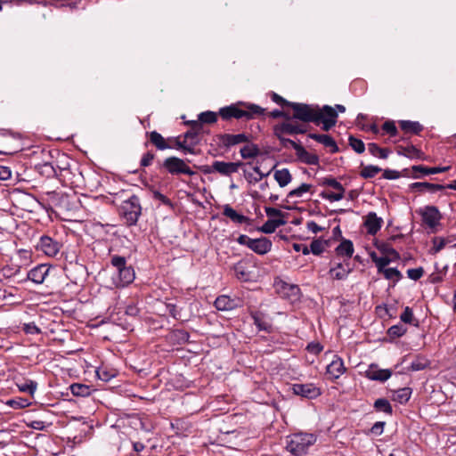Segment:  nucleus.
<instances>
[{
	"mask_svg": "<svg viewBox=\"0 0 456 456\" xmlns=\"http://www.w3.org/2000/svg\"><path fill=\"white\" fill-rule=\"evenodd\" d=\"M428 366V361L423 357L416 358L411 364L410 369L413 371L424 370Z\"/></svg>",
	"mask_w": 456,
	"mask_h": 456,
	"instance_id": "50",
	"label": "nucleus"
},
{
	"mask_svg": "<svg viewBox=\"0 0 456 456\" xmlns=\"http://www.w3.org/2000/svg\"><path fill=\"white\" fill-rule=\"evenodd\" d=\"M380 171H381V169L379 167L370 165V166L364 167L362 169L360 175L363 178H372L376 175H378Z\"/></svg>",
	"mask_w": 456,
	"mask_h": 456,
	"instance_id": "47",
	"label": "nucleus"
},
{
	"mask_svg": "<svg viewBox=\"0 0 456 456\" xmlns=\"http://www.w3.org/2000/svg\"><path fill=\"white\" fill-rule=\"evenodd\" d=\"M322 185L332 187L335 191H344V186L335 178L326 177L322 182Z\"/></svg>",
	"mask_w": 456,
	"mask_h": 456,
	"instance_id": "52",
	"label": "nucleus"
},
{
	"mask_svg": "<svg viewBox=\"0 0 456 456\" xmlns=\"http://www.w3.org/2000/svg\"><path fill=\"white\" fill-rule=\"evenodd\" d=\"M37 248L49 256H54L60 251L61 244L51 237L42 236L37 244Z\"/></svg>",
	"mask_w": 456,
	"mask_h": 456,
	"instance_id": "12",
	"label": "nucleus"
},
{
	"mask_svg": "<svg viewBox=\"0 0 456 456\" xmlns=\"http://www.w3.org/2000/svg\"><path fill=\"white\" fill-rule=\"evenodd\" d=\"M16 386L20 392L28 393L33 395L37 388V382L31 379H23L16 381Z\"/></svg>",
	"mask_w": 456,
	"mask_h": 456,
	"instance_id": "32",
	"label": "nucleus"
},
{
	"mask_svg": "<svg viewBox=\"0 0 456 456\" xmlns=\"http://www.w3.org/2000/svg\"><path fill=\"white\" fill-rule=\"evenodd\" d=\"M348 141H349V145L353 148V150L355 152H357L359 154L364 152L365 145L362 140L357 139L351 135V136H349Z\"/></svg>",
	"mask_w": 456,
	"mask_h": 456,
	"instance_id": "48",
	"label": "nucleus"
},
{
	"mask_svg": "<svg viewBox=\"0 0 456 456\" xmlns=\"http://www.w3.org/2000/svg\"><path fill=\"white\" fill-rule=\"evenodd\" d=\"M423 273L424 270L421 267L409 269L407 271L408 277L413 281H418L419 279H420L423 276Z\"/></svg>",
	"mask_w": 456,
	"mask_h": 456,
	"instance_id": "56",
	"label": "nucleus"
},
{
	"mask_svg": "<svg viewBox=\"0 0 456 456\" xmlns=\"http://www.w3.org/2000/svg\"><path fill=\"white\" fill-rule=\"evenodd\" d=\"M411 395L410 387H403L393 392V400L403 404L406 403Z\"/></svg>",
	"mask_w": 456,
	"mask_h": 456,
	"instance_id": "33",
	"label": "nucleus"
},
{
	"mask_svg": "<svg viewBox=\"0 0 456 456\" xmlns=\"http://www.w3.org/2000/svg\"><path fill=\"white\" fill-rule=\"evenodd\" d=\"M150 139H151V142L159 149V150H165L167 148H168V145L167 144L165 139L163 138V136L156 132V131H152L151 134H150Z\"/></svg>",
	"mask_w": 456,
	"mask_h": 456,
	"instance_id": "39",
	"label": "nucleus"
},
{
	"mask_svg": "<svg viewBox=\"0 0 456 456\" xmlns=\"http://www.w3.org/2000/svg\"><path fill=\"white\" fill-rule=\"evenodd\" d=\"M248 115L245 118H252L254 116L261 115L264 113V110L257 105H249L247 110H245Z\"/></svg>",
	"mask_w": 456,
	"mask_h": 456,
	"instance_id": "54",
	"label": "nucleus"
},
{
	"mask_svg": "<svg viewBox=\"0 0 456 456\" xmlns=\"http://www.w3.org/2000/svg\"><path fill=\"white\" fill-rule=\"evenodd\" d=\"M432 251L434 254H436L445 247L447 240L442 237H435L432 240Z\"/></svg>",
	"mask_w": 456,
	"mask_h": 456,
	"instance_id": "51",
	"label": "nucleus"
},
{
	"mask_svg": "<svg viewBox=\"0 0 456 456\" xmlns=\"http://www.w3.org/2000/svg\"><path fill=\"white\" fill-rule=\"evenodd\" d=\"M382 129L391 136H395L397 134V128L394 121H386L382 126Z\"/></svg>",
	"mask_w": 456,
	"mask_h": 456,
	"instance_id": "55",
	"label": "nucleus"
},
{
	"mask_svg": "<svg viewBox=\"0 0 456 456\" xmlns=\"http://www.w3.org/2000/svg\"><path fill=\"white\" fill-rule=\"evenodd\" d=\"M309 137L323 144L324 146L330 148L331 152H337L338 151V147L335 141L328 134H309Z\"/></svg>",
	"mask_w": 456,
	"mask_h": 456,
	"instance_id": "26",
	"label": "nucleus"
},
{
	"mask_svg": "<svg viewBox=\"0 0 456 456\" xmlns=\"http://www.w3.org/2000/svg\"><path fill=\"white\" fill-rule=\"evenodd\" d=\"M320 118L318 123L322 124V129L329 131L337 123L338 113L335 109L330 106L325 105L322 110H319Z\"/></svg>",
	"mask_w": 456,
	"mask_h": 456,
	"instance_id": "7",
	"label": "nucleus"
},
{
	"mask_svg": "<svg viewBox=\"0 0 456 456\" xmlns=\"http://www.w3.org/2000/svg\"><path fill=\"white\" fill-rule=\"evenodd\" d=\"M311 188H312L311 184L302 183L300 186L290 191L288 193V195H287L288 201L292 199L302 198L305 193L310 191Z\"/></svg>",
	"mask_w": 456,
	"mask_h": 456,
	"instance_id": "37",
	"label": "nucleus"
},
{
	"mask_svg": "<svg viewBox=\"0 0 456 456\" xmlns=\"http://www.w3.org/2000/svg\"><path fill=\"white\" fill-rule=\"evenodd\" d=\"M306 132V126L302 124H298L294 121H287L282 123L281 126L275 128V134L277 136L282 134H304Z\"/></svg>",
	"mask_w": 456,
	"mask_h": 456,
	"instance_id": "11",
	"label": "nucleus"
},
{
	"mask_svg": "<svg viewBox=\"0 0 456 456\" xmlns=\"http://www.w3.org/2000/svg\"><path fill=\"white\" fill-rule=\"evenodd\" d=\"M272 246V241L269 239L261 237L258 239H252L248 248L258 255H265L271 251Z\"/></svg>",
	"mask_w": 456,
	"mask_h": 456,
	"instance_id": "17",
	"label": "nucleus"
},
{
	"mask_svg": "<svg viewBox=\"0 0 456 456\" xmlns=\"http://www.w3.org/2000/svg\"><path fill=\"white\" fill-rule=\"evenodd\" d=\"M451 168L450 166L447 167H427L424 166H413L412 170L414 172H420L423 175H434V174H439L448 171Z\"/></svg>",
	"mask_w": 456,
	"mask_h": 456,
	"instance_id": "34",
	"label": "nucleus"
},
{
	"mask_svg": "<svg viewBox=\"0 0 456 456\" xmlns=\"http://www.w3.org/2000/svg\"><path fill=\"white\" fill-rule=\"evenodd\" d=\"M374 408L379 411H383L388 414L392 413L391 404L385 398L377 399L374 403Z\"/></svg>",
	"mask_w": 456,
	"mask_h": 456,
	"instance_id": "43",
	"label": "nucleus"
},
{
	"mask_svg": "<svg viewBox=\"0 0 456 456\" xmlns=\"http://www.w3.org/2000/svg\"><path fill=\"white\" fill-rule=\"evenodd\" d=\"M400 319L404 323L412 324L414 320L412 310L409 306H406L400 315Z\"/></svg>",
	"mask_w": 456,
	"mask_h": 456,
	"instance_id": "53",
	"label": "nucleus"
},
{
	"mask_svg": "<svg viewBox=\"0 0 456 456\" xmlns=\"http://www.w3.org/2000/svg\"><path fill=\"white\" fill-rule=\"evenodd\" d=\"M376 247L385 256H389V257H392V259H395V260H399L400 259L399 253L395 248L390 247L388 244H387V243H379V244L376 243Z\"/></svg>",
	"mask_w": 456,
	"mask_h": 456,
	"instance_id": "38",
	"label": "nucleus"
},
{
	"mask_svg": "<svg viewBox=\"0 0 456 456\" xmlns=\"http://www.w3.org/2000/svg\"><path fill=\"white\" fill-rule=\"evenodd\" d=\"M236 301L226 295L218 297L215 301V306L219 311H229L235 308Z\"/></svg>",
	"mask_w": 456,
	"mask_h": 456,
	"instance_id": "25",
	"label": "nucleus"
},
{
	"mask_svg": "<svg viewBox=\"0 0 456 456\" xmlns=\"http://www.w3.org/2000/svg\"><path fill=\"white\" fill-rule=\"evenodd\" d=\"M244 177L248 183L255 184L262 180V175H255L253 172L244 171Z\"/></svg>",
	"mask_w": 456,
	"mask_h": 456,
	"instance_id": "57",
	"label": "nucleus"
},
{
	"mask_svg": "<svg viewBox=\"0 0 456 456\" xmlns=\"http://www.w3.org/2000/svg\"><path fill=\"white\" fill-rule=\"evenodd\" d=\"M329 242L327 240H323L321 239L314 240L312 241L310 248L307 246H304L302 249V253L304 255H308L312 252L314 255H321L325 249L328 248Z\"/></svg>",
	"mask_w": 456,
	"mask_h": 456,
	"instance_id": "21",
	"label": "nucleus"
},
{
	"mask_svg": "<svg viewBox=\"0 0 456 456\" xmlns=\"http://www.w3.org/2000/svg\"><path fill=\"white\" fill-rule=\"evenodd\" d=\"M115 272L112 274V284L117 288L126 287L132 283L135 273L132 266L126 265V259L124 256H113L110 260Z\"/></svg>",
	"mask_w": 456,
	"mask_h": 456,
	"instance_id": "1",
	"label": "nucleus"
},
{
	"mask_svg": "<svg viewBox=\"0 0 456 456\" xmlns=\"http://www.w3.org/2000/svg\"><path fill=\"white\" fill-rule=\"evenodd\" d=\"M345 190L344 191H322L321 193V197L324 200H327L330 202L339 201L344 199Z\"/></svg>",
	"mask_w": 456,
	"mask_h": 456,
	"instance_id": "40",
	"label": "nucleus"
},
{
	"mask_svg": "<svg viewBox=\"0 0 456 456\" xmlns=\"http://www.w3.org/2000/svg\"><path fill=\"white\" fill-rule=\"evenodd\" d=\"M383 223V219L378 216L375 212H369L364 216L363 225L368 234L375 235L381 229Z\"/></svg>",
	"mask_w": 456,
	"mask_h": 456,
	"instance_id": "13",
	"label": "nucleus"
},
{
	"mask_svg": "<svg viewBox=\"0 0 456 456\" xmlns=\"http://www.w3.org/2000/svg\"><path fill=\"white\" fill-rule=\"evenodd\" d=\"M278 292L284 297L297 299L299 297L300 289L297 285L279 281L276 283Z\"/></svg>",
	"mask_w": 456,
	"mask_h": 456,
	"instance_id": "19",
	"label": "nucleus"
},
{
	"mask_svg": "<svg viewBox=\"0 0 456 456\" xmlns=\"http://www.w3.org/2000/svg\"><path fill=\"white\" fill-rule=\"evenodd\" d=\"M410 189L419 192L428 191L434 193L445 189V186L428 182H416L410 184Z\"/></svg>",
	"mask_w": 456,
	"mask_h": 456,
	"instance_id": "20",
	"label": "nucleus"
},
{
	"mask_svg": "<svg viewBox=\"0 0 456 456\" xmlns=\"http://www.w3.org/2000/svg\"><path fill=\"white\" fill-rule=\"evenodd\" d=\"M12 172L9 167L0 166V180H8L11 178Z\"/></svg>",
	"mask_w": 456,
	"mask_h": 456,
	"instance_id": "62",
	"label": "nucleus"
},
{
	"mask_svg": "<svg viewBox=\"0 0 456 456\" xmlns=\"http://www.w3.org/2000/svg\"><path fill=\"white\" fill-rule=\"evenodd\" d=\"M326 370L327 374L331 379H337L345 373L346 369L344 365V361L342 358L338 355H334L332 361L330 364H328Z\"/></svg>",
	"mask_w": 456,
	"mask_h": 456,
	"instance_id": "15",
	"label": "nucleus"
},
{
	"mask_svg": "<svg viewBox=\"0 0 456 456\" xmlns=\"http://www.w3.org/2000/svg\"><path fill=\"white\" fill-rule=\"evenodd\" d=\"M70 391L76 396H86L90 394L88 386L77 383L70 386Z\"/></svg>",
	"mask_w": 456,
	"mask_h": 456,
	"instance_id": "42",
	"label": "nucleus"
},
{
	"mask_svg": "<svg viewBox=\"0 0 456 456\" xmlns=\"http://www.w3.org/2000/svg\"><path fill=\"white\" fill-rule=\"evenodd\" d=\"M292 390L295 395L308 399L316 398L322 394L321 389L314 384H294Z\"/></svg>",
	"mask_w": 456,
	"mask_h": 456,
	"instance_id": "10",
	"label": "nucleus"
},
{
	"mask_svg": "<svg viewBox=\"0 0 456 456\" xmlns=\"http://www.w3.org/2000/svg\"><path fill=\"white\" fill-rule=\"evenodd\" d=\"M284 224V221L281 219H269L258 230L264 233L269 234L275 232V230Z\"/></svg>",
	"mask_w": 456,
	"mask_h": 456,
	"instance_id": "36",
	"label": "nucleus"
},
{
	"mask_svg": "<svg viewBox=\"0 0 456 456\" xmlns=\"http://www.w3.org/2000/svg\"><path fill=\"white\" fill-rule=\"evenodd\" d=\"M306 349L312 354H318L322 351L323 346L318 342H312L307 346Z\"/></svg>",
	"mask_w": 456,
	"mask_h": 456,
	"instance_id": "60",
	"label": "nucleus"
},
{
	"mask_svg": "<svg viewBox=\"0 0 456 456\" xmlns=\"http://www.w3.org/2000/svg\"><path fill=\"white\" fill-rule=\"evenodd\" d=\"M301 155H302V157H300L301 159H303L307 164L315 165L318 162L317 156L310 154L307 151H306V153H302L301 152Z\"/></svg>",
	"mask_w": 456,
	"mask_h": 456,
	"instance_id": "59",
	"label": "nucleus"
},
{
	"mask_svg": "<svg viewBox=\"0 0 456 456\" xmlns=\"http://www.w3.org/2000/svg\"><path fill=\"white\" fill-rule=\"evenodd\" d=\"M278 137L281 141V142L284 146L290 145L297 151V153L299 157H302L301 152L306 153V151L301 145L297 144L296 142H294L290 139L283 138L281 135H280Z\"/></svg>",
	"mask_w": 456,
	"mask_h": 456,
	"instance_id": "49",
	"label": "nucleus"
},
{
	"mask_svg": "<svg viewBox=\"0 0 456 456\" xmlns=\"http://www.w3.org/2000/svg\"><path fill=\"white\" fill-rule=\"evenodd\" d=\"M242 159H253L259 155L260 150L255 143L246 142V144L240 151Z\"/></svg>",
	"mask_w": 456,
	"mask_h": 456,
	"instance_id": "30",
	"label": "nucleus"
},
{
	"mask_svg": "<svg viewBox=\"0 0 456 456\" xmlns=\"http://www.w3.org/2000/svg\"><path fill=\"white\" fill-rule=\"evenodd\" d=\"M163 166L172 175H194V172L191 169V167L183 159L176 157H170L166 159Z\"/></svg>",
	"mask_w": 456,
	"mask_h": 456,
	"instance_id": "6",
	"label": "nucleus"
},
{
	"mask_svg": "<svg viewBox=\"0 0 456 456\" xmlns=\"http://www.w3.org/2000/svg\"><path fill=\"white\" fill-rule=\"evenodd\" d=\"M7 405L13 409H23L31 404V402L28 399L18 397L7 401Z\"/></svg>",
	"mask_w": 456,
	"mask_h": 456,
	"instance_id": "44",
	"label": "nucleus"
},
{
	"mask_svg": "<svg viewBox=\"0 0 456 456\" xmlns=\"http://www.w3.org/2000/svg\"><path fill=\"white\" fill-rule=\"evenodd\" d=\"M384 426L385 422L378 421L372 426L370 432L375 436H379L383 433Z\"/></svg>",
	"mask_w": 456,
	"mask_h": 456,
	"instance_id": "61",
	"label": "nucleus"
},
{
	"mask_svg": "<svg viewBox=\"0 0 456 456\" xmlns=\"http://www.w3.org/2000/svg\"><path fill=\"white\" fill-rule=\"evenodd\" d=\"M392 375L389 369H379L377 364H370L365 371V377L370 380L384 382Z\"/></svg>",
	"mask_w": 456,
	"mask_h": 456,
	"instance_id": "14",
	"label": "nucleus"
},
{
	"mask_svg": "<svg viewBox=\"0 0 456 456\" xmlns=\"http://www.w3.org/2000/svg\"><path fill=\"white\" fill-rule=\"evenodd\" d=\"M291 107L294 110L293 117L295 118L302 120L304 122L318 123V118H320V115L319 109L317 107L297 102H292Z\"/></svg>",
	"mask_w": 456,
	"mask_h": 456,
	"instance_id": "4",
	"label": "nucleus"
},
{
	"mask_svg": "<svg viewBox=\"0 0 456 456\" xmlns=\"http://www.w3.org/2000/svg\"><path fill=\"white\" fill-rule=\"evenodd\" d=\"M370 257L371 260L375 263V265L379 273H381L382 270L387 268V266L391 262L396 261L395 259H392V257H389V256H378L377 254L374 252L370 254Z\"/></svg>",
	"mask_w": 456,
	"mask_h": 456,
	"instance_id": "31",
	"label": "nucleus"
},
{
	"mask_svg": "<svg viewBox=\"0 0 456 456\" xmlns=\"http://www.w3.org/2000/svg\"><path fill=\"white\" fill-rule=\"evenodd\" d=\"M387 280L398 281L402 278L401 273L396 268H385L381 273Z\"/></svg>",
	"mask_w": 456,
	"mask_h": 456,
	"instance_id": "45",
	"label": "nucleus"
},
{
	"mask_svg": "<svg viewBox=\"0 0 456 456\" xmlns=\"http://www.w3.org/2000/svg\"><path fill=\"white\" fill-rule=\"evenodd\" d=\"M350 273V268L348 264L344 265L338 263L335 267L330 269V278L333 280H344L346 279Z\"/></svg>",
	"mask_w": 456,
	"mask_h": 456,
	"instance_id": "24",
	"label": "nucleus"
},
{
	"mask_svg": "<svg viewBox=\"0 0 456 456\" xmlns=\"http://www.w3.org/2000/svg\"><path fill=\"white\" fill-rule=\"evenodd\" d=\"M224 216L230 218L235 224H243L246 223L248 219L247 216L239 214L236 210H234L230 205L226 204L224 206Z\"/></svg>",
	"mask_w": 456,
	"mask_h": 456,
	"instance_id": "27",
	"label": "nucleus"
},
{
	"mask_svg": "<svg viewBox=\"0 0 456 456\" xmlns=\"http://www.w3.org/2000/svg\"><path fill=\"white\" fill-rule=\"evenodd\" d=\"M316 441L313 434H294L288 437L287 450L296 456L306 453L308 448Z\"/></svg>",
	"mask_w": 456,
	"mask_h": 456,
	"instance_id": "2",
	"label": "nucleus"
},
{
	"mask_svg": "<svg viewBox=\"0 0 456 456\" xmlns=\"http://www.w3.org/2000/svg\"><path fill=\"white\" fill-rule=\"evenodd\" d=\"M368 151L373 156H378L380 159H387L388 157V151L384 148H380L378 144L371 142L368 144Z\"/></svg>",
	"mask_w": 456,
	"mask_h": 456,
	"instance_id": "41",
	"label": "nucleus"
},
{
	"mask_svg": "<svg viewBox=\"0 0 456 456\" xmlns=\"http://www.w3.org/2000/svg\"><path fill=\"white\" fill-rule=\"evenodd\" d=\"M216 119H217V115L216 112H213V111L201 112L199 115V120H193V121L190 122L193 132H191V131L187 132L185 134V136L189 137V136H192V134H198L202 128V126H201L202 123L213 124L216 121Z\"/></svg>",
	"mask_w": 456,
	"mask_h": 456,
	"instance_id": "8",
	"label": "nucleus"
},
{
	"mask_svg": "<svg viewBox=\"0 0 456 456\" xmlns=\"http://www.w3.org/2000/svg\"><path fill=\"white\" fill-rule=\"evenodd\" d=\"M153 159H154V155L148 152L142 156V158L141 159V165L142 167H148L151 164Z\"/></svg>",
	"mask_w": 456,
	"mask_h": 456,
	"instance_id": "63",
	"label": "nucleus"
},
{
	"mask_svg": "<svg viewBox=\"0 0 456 456\" xmlns=\"http://www.w3.org/2000/svg\"><path fill=\"white\" fill-rule=\"evenodd\" d=\"M417 213L421 216L423 223L432 229L438 225L442 218L439 209L435 206H425L418 209Z\"/></svg>",
	"mask_w": 456,
	"mask_h": 456,
	"instance_id": "5",
	"label": "nucleus"
},
{
	"mask_svg": "<svg viewBox=\"0 0 456 456\" xmlns=\"http://www.w3.org/2000/svg\"><path fill=\"white\" fill-rule=\"evenodd\" d=\"M120 212L128 225L135 224L142 213L139 198L136 195H132L128 200L123 201Z\"/></svg>",
	"mask_w": 456,
	"mask_h": 456,
	"instance_id": "3",
	"label": "nucleus"
},
{
	"mask_svg": "<svg viewBox=\"0 0 456 456\" xmlns=\"http://www.w3.org/2000/svg\"><path fill=\"white\" fill-rule=\"evenodd\" d=\"M419 153V151L414 146H408L403 149V155L409 158H417Z\"/></svg>",
	"mask_w": 456,
	"mask_h": 456,
	"instance_id": "58",
	"label": "nucleus"
},
{
	"mask_svg": "<svg viewBox=\"0 0 456 456\" xmlns=\"http://www.w3.org/2000/svg\"><path fill=\"white\" fill-rule=\"evenodd\" d=\"M336 253L338 256L350 258L354 253L353 242L349 240H343L340 242V244L336 248Z\"/></svg>",
	"mask_w": 456,
	"mask_h": 456,
	"instance_id": "28",
	"label": "nucleus"
},
{
	"mask_svg": "<svg viewBox=\"0 0 456 456\" xmlns=\"http://www.w3.org/2000/svg\"><path fill=\"white\" fill-rule=\"evenodd\" d=\"M407 329L403 324H396L388 329L387 334L390 338H400L404 335Z\"/></svg>",
	"mask_w": 456,
	"mask_h": 456,
	"instance_id": "46",
	"label": "nucleus"
},
{
	"mask_svg": "<svg viewBox=\"0 0 456 456\" xmlns=\"http://www.w3.org/2000/svg\"><path fill=\"white\" fill-rule=\"evenodd\" d=\"M400 126L405 133L415 134H419L423 128V126L419 122L410 120H402L400 122Z\"/></svg>",
	"mask_w": 456,
	"mask_h": 456,
	"instance_id": "35",
	"label": "nucleus"
},
{
	"mask_svg": "<svg viewBox=\"0 0 456 456\" xmlns=\"http://www.w3.org/2000/svg\"><path fill=\"white\" fill-rule=\"evenodd\" d=\"M250 135L246 134L244 133L237 134H224L220 135L219 142L222 146L225 148H231L240 143L248 142L250 141Z\"/></svg>",
	"mask_w": 456,
	"mask_h": 456,
	"instance_id": "9",
	"label": "nucleus"
},
{
	"mask_svg": "<svg viewBox=\"0 0 456 456\" xmlns=\"http://www.w3.org/2000/svg\"><path fill=\"white\" fill-rule=\"evenodd\" d=\"M306 227L308 231L312 232L313 233H317L322 230V228L319 226L314 221L307 222Z\"/></svg>",
	"mask_w": 456,
	"mask_h": 456,
	"instance_id": "64",
	"label": "nucleus"
},
{
	"mask_svg": "<svg viewBox=\"0 0 456 456\" xmlns=\"http://www.w3.org/2000/svg\"><path fill=\"white\" fill-rule=\"evenodd\" d=\"M241 165L242 163L240 162L214 161L212 170L223 175H230L231 174L238 172Z\"/></svg>",
	"mask_w": 456,
	"mask_h": 456,
	"instance_id": "16",
	"label": "nucleus"
},
{
	"mask_svg": "<svg viewBox=\"0 0 456 456\" xmlns=\"http://www.w3.org/2000/svg\"><path fill=\"white\" fill-rule=\"evenodd\" d=\"M273 177L281 187L287 186L292 180L291 174L287 168L276 170Z\"/></svg>",
	"mask_w": 456,
	"mask_h": 456,
	"instance_id": "29",
	"label": "nucleus"
},
{
	"mask_svg": "<svg viewBox=\"0 0 456 456\" xmlns=\"http://www.w3.org/2000/svg\"><path fill=\"white\" fill-rule=\"evenodd\" d=\"M219 114L224 119H229L231 118H241L248 115L245 110H241L235 105L220 109Z\"/></svg>",
	"mask_w": 456,
	"mask_h": 456,
	"instance_id": "22",
	"label": "nucleus"
},
{
	"mask_svg": "<svg viewBox=\"0 0 456 456\" xmlns=\"http://www.w3.org/2000/svg\"><path fill=\"white\" fill-rule=\"evenodd\" d=\"M236 278L240 281H248L251 279V273L248 271L247 263L243 261L238 262L233 266Z\"/></svg>",
	"mask_w": 456,
	"mask_h": 456,
	"instance_id": "23",
	"label": "nucleus"
},
{
	"mask_svg": "<svg viewBox=\"0 0 456 456\" xmlns=\"http://www.w3.org/2000/svg\"><path fill=\"white\" fill-rule=\"evenodd\" d=\"M50 267L46 265H38L28 272V279L34 283L41 284L48 275Z\"/></svg>",
	"mask_w": 456,
	"mask_h": 456,
	"instance_id": "18",
	"label": "nucleus"
}]
</instances>
